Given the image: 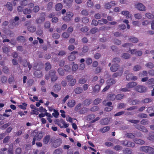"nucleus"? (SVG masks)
<instances>
[{
  "mask_svg": "<svg viewBox=\"0 0 154 154\" xmlns=\"http://www.w3.org/2000/svg\"><path fill=\"white\" fill-rule=\"evenodd\" d=\"M140 150L150 154H154V149L149 146H143L140 148Z\"/></svg>",
  "mask_w": 154,
  "mask_h": 154,
  "instance_id": "f257e3e1",
  "label": "nucleus"
},
{
  "mask_svg": "<svg viewBox=\"0 0 154 154\" xmlns=\"http://www.w3.org/2000/svg\"><path fill=\"white\" fill-rule=\"evenodd\" d=\"M66 79L68 83V85L70 86H74L75 84L76 80L74 78L73 76L72 75H68L66 76Z\"/></svg>",
  "mask_w": 154,
  "mask_h": 154,
  "instance_id": "f03ea898",
  "label": "nucleus"
},
{
  "mask_svg": "<svg viewBox=\"0 0 154 154\" xmlns=\"http://www.w3.org/2000/svg\"><path fill=\"white\" fill-rule=\"evenodd\" d=\"M31 135L33 137H36V140H40L43 136V134L42 132L37 133L35 131L32 133Z\"/></svg>",
  "mask_w": 154,
  "mask_h": 154,
  "instance_id": "7ed1b4c3",
  "label": "nucleus"
},
{
  "mask_svg": "<svg viewBox=\"0 0 154 154\" xmlns=\"http://www.w3.org/2000/svg\"><path fill=\"white\" fill-rule=\"evenodd\" d=\"M135 90L138 92L143 93L145 92L146 91L147 88L144 86L138 85L135 87Z\"/></svg>",
  "mask_w": 154,
  "mask_h": 154,
  "instance_id": "20e7f679",
  "label": "nucleus"
},
{
  "mask_svg": "<svg viewBox=\"0 0 154 154\" xmlns=\"http://www.w3.org/2000/svg\"><path fill=\"white\" fill-rule=\"evenodd\" d=\"M135 6V8L140 11H145L146 10L145 6L143 4L140 3L136 4Z\"/></svg>",
  "mask_w": 154,
  "mask_h": 154,
  "instance_id": "39448f33",
  "label": "nucleus"
},
{
  "mask_svg": "<svg viewBox=\"0 0 154 154\" xmlns=\"http://www.w3.org/2000/svg\"><path fill=\"white\" fill-rule=\"evenodd\" d=\"M41 17L35 20V22L37 24H41L45 21V14L44 13H41Z\"/></svg>",
  "mask_w": 154,
  "mask_h": 154,
  "instance_id": "423d86ee",
  "label": "nucleus"
},
{
  "mask_svg": "<svg viewBox=\"0 0 154 154\" xmlns=\"http://www.w3.org/2000/svg\"><path fill=\"white\" fill-rule=\"evenodd\" d=\"M135 128L137 129L144 132H147L148 131L147 129L144 126L140 125H135Z\"/></svg>",
  "mask_w": 154,
  "mask_h": 154,
  "instance_id": "0eeeda50",
  "label": "nucleus"
},
{
  "mask_svg": "<svg viewBox=\"0 0 154 154\" xmlns=\"http://www.w3.org/2000/svg\"><path fill=\"white\" fill-rule=\"evenodd\" d=\"M19 17L17 16L15 17L14 19H12L10 20V23L12 25L14 26H16L18 25V23L17 22L19 20Z\"/></svg>",
  "mask_w": 154,
  "mask_h": 154,
  "instance_id": "6e6552de",
  "label": "nucleus"
},
{
  "mask_svg": "<svg viewBox=\"0 0 154 154\" xmlns=\"http://www.w3.org/2000/svg\"><path fill=\"white\" fill-rule=\"evenodd\" d=\"M116 95L114 94H112L108 95L106 98V100L107 101H113L116 99Z\"/></svg>",
  "mask_w": 154,
  "mask_h": 154,
  "instance_id": "1a4fd4ad",
  "label": "nucleus"
},
{
  "mask_svg": "<svg viewBox=\"0 0 154 154\" xmlns=\"http://www.w3.org/2000/svg\"><path fill=\"white\" fill-rule=\"evenodd\" d=\"M121 14L123 15L126 16V18L128 19L131 17V14H130V12L127 11H123L121 12Z\"/></svg>",
  "mask_w": 154,
  "mask_h": 154,
  "instance_id": "9d476101",
  "label": "nucleus"
},
{
  "mask_svg": "<svg viewBox=\"0 0 154 154\" xmlns=\"http://www.w3.org/2000/svg\"><path fill=\"white\" fill-rule=\"evenodd\" d=\"M137 85V83L135 82H130L127 85V86L128 87L129 89L132 88L136 86Z\"/></svg>",
  "mask_w": 154,
  "mask_h": 154,
  "instance_id": "9b49d317",
  "label": "nucleus"
},
{
  "mask_svg": "<svg viewBox=\"0 0 154 154\" xmlns=\"http://www.w3.org/2000/svg\"><path fill=\"white\" fill-rule=\"evenodd\" d=\"M123 144L125 146H127L129 147H133L135 146V144L134 143L131 141L127 142V141H125L124 142Z\"/></svg>",
  "mask_w": 154,
  "mask_h": 154,
  "instance_id": "f8f14e48",
  "label": "nucleus"
},
{
  "mask_svg": "<svg viewBox=\"0 0 154 154\" xmlns=\"http://www.w3.org/2000/svg\"><path fill=\"white\" fill-rule=\"evenodd\" d=\"M110 121V119L106 118L101 120L100 124L102 125H107L109 123Z\"/></svg>",
  "mask_w": 154,
  "mask_h": 154,
  "instance_id": "ddd939ff",
  "label": "nucleus"
},
{
  "mask_svg": "<svg viewBox=\"0 0 154 154\" xmlns=\"http://www.w3.org/2000/svg\"><path fill=\"white\" fill-rule=\"evenodd\" d=\"M119 65L118 64H115L112 65L110 67V70L113 72H116L119 69Z\"/></svg>",
  "mask_w": 154,
  "mask_h": 154,
  "instance_id": "4468645a",
  "label": "nucleus"
},
{
  "mask_svg": "<svg viewBox=\"0 0 154 154\" xmlns=\"http://www.w3.org/2000/svg\"><path fill=\"white\" fill-rule=\"evenodd\" d=\"M154 110V109L152 107H150L147 108V111L149 113V115L150 116H154V113H153Z\"/></svg>",
  "mask_w": 154,
  "mask_h": 154,
  "instance_id": "2eb2a0df",
  "label": "nucleus"
},
{
  "mask_svg": "<svg viewBox=\"0 0 154 154\" xmlns=\"http://www.w3.org/2000/svg\"><path fill=\"white\" fill-rule=\"evenodd\" d=\"M134 142L136 144L142 145L144 143L145 141L141 139L136 138L134 139Z\"/></svg>",
  "mask_w": 154,
  "mask_h": 154,
  "instance_id": "dca6fc26",
  "label": "nucleus"
},
{
  "mask_svg": "<svg viewBox=\"0 0 154 154\" xmlns=\"http://www.w3.org/2000/svg\"><path fill=\"white\" fill-rule=\"evenodd\" d=\"M110 129V127L109 126H106L103 128H100V131L102 133H104L109 131Z\"/></svg>",
  "mask_w": 154,
  "mask_h": 154,
  "instance_id": "f3484780",
  "label": "nucleus"
},
{
  "mask_svg": "<svg viewBox=\"0 0 154 154\" xmlns=\"http://www.w3.org/2000/svg\"><path fill=\"white\" fill-rule=\"evenodd\" d=\"M5 6L9 11H12L13 10L12 5L11 2H7Z\"/></svg>",
  "mask_w": 154,
  "mask_h": 154,
  "instance_id": "a211bd4d",
  "label": "nucleus"
},
{
  "mask_svg": "<svg viewBox=\"0 0 154 154\" xmlns=\"http://www.w3.org/2000/svg\"><path fill=\"white\" fill-rule=\"evenodd\" d=\"M74 91L75 94H79L82 92L83 89L81 88L78 87L75 89Z\"/></svg>",
  "mask_w": 154,
  "mask_h": 154,
  "instance_id": "6ab92c4d",
  "label": "nucleus"
},
{
  "mask_svg": "<svg viewBox=\"0 0 154 154\" xmlns=\"http://www.w3.org/2000/svg\"><path fill=\"white\" fill-rule=\"evenodd\" d=\"M68 106L70 107H73L75 104V100H72L69 101L68 103Z\"/></svg>",
  "mask_w": 154,
  "mask_h": 154,
  "instance_id": "aec40b11",
  "label": "nucleus"
},
{
  "mask_svg": "<svg viewBox=\"0 0 154 154\" xmlns=\"http://www.w3.org/2000/svg\"><path fill=\"white\" fill-rule=\"evenodd\" d=\"M116 81L114 79H110L107 80V83L108 85L110 86L112 85L113 84H114L116 83Z\"/></svg>",
  "mask_w": 154,
  "mask_h": 154,
  "instance_id": "412c9836",
  "label": "nucleus"
},
{
  "mask_svg": "<svg viewBox=\"0 0 154 154\" xmlns=\"http://www.w3.org/2000/svg\"><path fill=\"white\" fill-rule=\"evenodd\" d=\"M50 139V136L49 135H47L43 139V142L45 144H47Z\"/></svg>",
  "mask_w": 154,
  "mask_h": 154,
  "instance_id": "4be33fe9",
  "label": "nucleus"
},
{
  "mask_svg": "<svg viewBox=\"0 0 154 154\" xmlns=\"http://www.w3.org/2000/svg\"><path fill=\"white\" fill-rule=\"evenodd\" d=\"M126 79L128 80H136L137 79V78L136 76H132L131 77H129V75H127L126 76Z\"/></svg>",
  "mask_w": 154,
  "mask_h": 154,
  "instance_id": "5701e85b",
  "label": "nucleus"
},
{
  "mask_svg": "<svg viewBox=\"0 0 154 154\" xmlns=\"http://www.w3.org/2000/svg\"><path fill=\"white\" fill-rule=\"evenodd\" d=\"M63 7L62 5L60 3H58L55 6V8L56 11H59Z\"/></svg>",
  "mask_w": 154,
  "mask_h": 154,
  "instance_id": "b1692460",
  "label": "nucleus"
},
{
  "mask_svg": "<svg viewBox=\"0 0 154 154\" xmlns=\"http://www.w3.org/2000/svg\"><path fill=\"white\" fill-rule=\"evenodd\" d=\"M98 22L99 24L100 25H103V24H106L108 22L107 20L103 18L99 20Z\"/></svg>",
  "mask_w": 154,
  "mask_h": 154,
  "instance_id": "393cba45",
  "label": "nucleus"
},
{
  "mask_svg": "<svg viewBox=\"0 0 154 154\" xmlns=\"http://www.w3.org/2000/svg\"><path fill=\"white\" fill-rule=\"evenodd\" d=\"M124 95L123 94H117L116 95V99L117 100H120L123 98Z\"/></svg>",
  "mask_w": 154,
  "mask_h": 154,
  "instance_id": "a878e982",
  "label": "nucleus"
},
{
  "mask_svg": "<svg viewBox=\"0 0 154 154\" xmlns=\"http://www.w3.org/2000/svg\"><path fill=\"white\" fill-rule=\"evenodd\" d=\"M100 86L99 85H96L93 88V90L94 92H98L100 89Z\"/></svg>",
  "mask_w": 154,
  "mask_h": 154,
  "instance_id": "bb28decb",
  "label": "nucleus"
},
{
  "mask_svg": "<svg viewBox=\"0 0 154 154\" xmlns=\"http://www.w3.org/2000/svg\"><path fill=\"white\" fill-rule=\"evenodd\" d=\"M123 72V70H121L119 72H116L112 75L113 77H116L118 76H121Z\"/></svg>",
  "mask_w": 154,
  "mask_h": 154,
  "instance_id": "cd10ccee",
  "label": "nucleus"
},
{
  "mask_svg": "<svg viewBox=\"0 0 154 154\" xmlns=\"http://www.w3.org/2000/svg\"><path fill=\"white\" fill-rule=\"evenodd\" d=\"M34 74L36 77L39 78L42 75V72L40 70H36Z\"/></svg>",
  "mask_w": 154,
  "mask_h": 154,
  "instance_id": "c85d7f7f",
  "label": "nucleus"
},
{
  "mask_svg": "<svg viewBox=\"0 0 154 154\" xmlns=\"http://www.w3.org/2000/svg\"><path fill=\"white\" fill-rule=\"evenodd\" d=\"M128 39L131 42L133 43H137L138 41V39L135 37H131L129 38Z\"/></svg>",
  "mask_w": 154,
  "mask_h": 154,
  "instance_id": "c756f323",
  "label": "nucleus"
},
{
  "mask_svg": "<svg viewBox=\"0 0 154 154\" xmlns=\"http://www.w3.org/2000/svg\"><path fill=\"white\" fill-rule=\"evenodd\" d=\"M126 135L127 137L131 139L134 138L135 137V135L131 133H127Z\"/></svg>",
  "mask_w": 154,
  "mask_h": 154,
  "instance_id": "7c9ffc66",
  "label": "nucleus"
},
{
  "mask_svg": "<svg viewBox=\"0 0 154 154\" xmlns=\"http://www.w3.org/2000/svg\"><path fill=\"white\" fill-rule=\"evenodd\" d=\"M28 30L30 32H34L36 30V27L34 26H29L28 27Z\"/></svg>",
  "mask_w": 154,
  "mask_h": 154,
  "instance_id": "2f4dec72",
  "label": "nucleus"
},
{
  "mask_svg": "<svg viewBox=\"0 0 154 154\" xmlns=\"http://www.w3.org/2000/svg\"><path fill=\"white\" fill-rule=\"evenodd\" d=\"M122 57L125 59H128L130 58V55L129 54L124 53L122 54Z\"/></svg>",
  "mask_w": 154,
  "mask_h": 154,
  "instance_id": "473e14b6",
  "label": "nucleus"
},
{
  "mask_svg": "<svg viewBox=\"0 0 154 154\" xmlns=\"http://www.w3.org/2000/svg\"><path fill=\"white\" fill-rule=\"evenodd\" d=\"M57 72L59 75L63 76L64 75V72L63 69L60 68L57 70Z\"/></svg>",
  "mask_w": 154,
  "mask_h": 154,
  "instance_id": "72a5a7b5",
  "label": "nucleus"
},
{
  "mask_svg": "<svg viewBox=\"0 0 154 154\" xmlns=\"http://www.w3.org/2000/svg\"><path fill=\"white\" fill-rule=\"evenodd\" d=\"M126 106V104L124 103L119 104L117 105V108L119 109H122L124 108Z\"/></svg>",
  "mask_w": 154,
  "mask_h": 154,
  "instance_id": "f704fd0d",
  "label": "nucleus"
},
{
  "mask_svg": "<svg viewBox=\"0 0 154 154\" xmlns=\"http://www.w3.org/2000/svg\"><path fill=\"white\" fill-rule=\"evenodd\" d=\"M104 7L105 9H109L111 8L112 6L109 2H106L104 4Z\"/></svg>",
  "mask_w": 154,
  "mask_h": 154,
  "instance_id": "c9c22d12",
  "label": "nucleus"
},
{
  "mask_svg": "<svg viewBox=\"0 0 154 154\" xmlns=\"http://www.w3.org/2000/svg\"><path fill=\"white\" fill-rule=\"evenodd\" d=\"M27 105L26 103H23L22 105H19L18 106L20 108L24 110L26 109Z\"/></svg>",
  "mask_w": 154,
  "mask_h": 154,
  "instance_id": "e433bc0d",
  "label": "nucleus"
},
{
  "mask_svg": "<svg viewBox=\"0 0 154 154\" xmlns=\"http://www.w3.org/2000/svg\"><path fill=\"white\" fill-rule=\"evenodd\" d=\"M149 123V121L146 119H143L140 122V123L142 125H147Z\"/></svg>",
  "mask_w": 154,
  "mask_h": 154,
  "instance_id": "4c0bfd02",
  "label": "nucleus"
},
{
  "mask_svg": "<svg viewBox=\"0 0 154 154\" xmlns=\"http://www.w3.org/2000/svg\"><path fill=\"white\" fill-rule=\"evenodd\" d=\"M28 2L26 0H22L20 3V4L23 6H25L28 5Z\"/></svg>",
  "mask_w": 154,
  "mask_h": 154,
  "instance_id": "58836bf2",
  "label": "nucleus"
},
{
  "mask_svg": "<svg viewBox=\"0 0 154 154\" xmlns=\"http://www.w3.org/2000/svg\"><path fill=\"white\" fill-rule=\"evenodd\" d=\"M51 26V24L49 22L46 21L44 24V27L45 29L49 28Z\"/></svg>",
  "mask_w": 154,
  "mask_h": 154,
  "instance_id": "ea45409f",
  "label": "nucleus"
},
{
  "mask_svg": "<svg viewBox=\"0 0 154 154\" xmlns=\"http://www.w3.org/2000/svg\"><path fill=\"white\" fill-rule=\"evenodd\" d=\"M141 69V67L139 65L135 66L133 68V70L135 71L140 70Z\"/></svg>",
  "mask_w": 154,
  "mask_h": 154,
  "instance_id": "a19ab883",
  "label": "nucleus"
},
{
  "mask_svg": "<svg viewBox=\"0 0 154 154\" xmlns=\"http://www.w3.org/2000/svg\"><path fill=\"white\" fill-rule=\"evenodd\" d=\"M123 152L125 154H131L132 151L129 148H126L123 151Z\"/></svg>",
  "mask_w": 154,
  "mask_h": 154,
  "instance_id": "79ce46f5",
  "label": "nucleus"
},
{
  "mask_svg": "<svg viewBox=\"0 0 154 154\" xmlns=\"http://www.w3.org/2000/svg\"><path fill=\"white\" fill-rule=\"evenodd\" d=\"M54 89L57 91H60L61 88V86L57 84H55L54 86Z\"/></svg>",
  "mask_w": 154,
  "mask_h": 154,
  "instance_id": "37998d69",
  "label": "nucleus"
},
{
  "mask_svg": "<svg viewBox=\"0 0 154 154\" xmlns=\"http://www.w3.org/2000/svg\"><path fill=\"white\" fill-rule=\"evenodd\" d=\"M45 69L46 70L50 69L51 68V66L50 63L47 62L45 65Z\"/></svg>",
  "mask_w": 154,
  "mask_h": 154,
  "instance_id": "c03bdc74",
  "label": "nucleus"
},
{
  "mask_svg": "<svg viewBox=\"0 0 154 154\" xmlns=\"http://www.w3.org/2000/svg\"><path fill=\"white\" fill-rule=\"evenodd\" d=\"M101 101L102 100L101 99L97 98L94 100L93 103L94 104L97 105L101 103Z\"/></svg>",
  "mask_w": 154,
  "mask_h": 154,
  "instance_id": "a18cd8bd",
  "label": "nucleus"
},
{
  "mask_svg": "<svg viewBox=\"0 0 154 154\" xmlns=\"http://www.w3.org/2000/svg\"><path fill=\"white\" fill-rule=\"evenodd\" d=\"M64 69L65 71L69 72L71 70V66L69 65H66L64 66Z\"/></svg>",
  "mask_w": 154,
  "mask_h": 154,
  "instance_id": "49530a36",
  "label": "nucleus"
},
{
  "mask_svg": "<svg viewBox=\"0 0 154 154\" xmlns=\"http://www.w3.org/2000/svg\"><path fill=\"white\" fill-rule=\"evenodd\" d=\"M49 73L51 78L56 75V72L54 70H51L49 71Z\"/></svg>",
  "mask_w": 154,
  "mask_h": 154,
  "instance_id": "de8ad7c7",
  "label": "nucleus"
},
{
  "mask_svg": "<svg viewBox=\"0 0 154 154\" xmlns=\"http://www.w3.org/2000/svg\"><path fill=\"white\" fill-rule=\"evenodd\" d=\"M23 13L25 14H29L31 12V10L30 9H29L28 8H26L24 9L23 10Z\"/></svg>",
  "mask_w": 154,
  "mask_h": 154,
  "instance_id": "09e8293b",
  "label": "nucleus"
},
{
  "mask_svg": "<svg viewBox=\"0 0 154 154\" xmlns=\"http://www.w3.org/2000/svg\"><path fill=\"white\" fill-rule=\"evenodd\" d=\"M10 123L8 122L2 125L0 127V129L2 130L4 129H5L9 126L10 125Z\"/></svg>",
  "mask_w": 154,
  "mask_h": 154,
  "instance_id": "8fccbe9b",
  "label": "nucleus"
},
{
  "mask_svg": "<svg viewBox=\"0 0 154 154\" xmlns=\"http://www.w3.org/2000/svg\"><path fill=\"white\" fill-rule=\"evenodd\" d=\"M86 81L87 80L86 79L82 78L79 80V82L80 84H84L86 82Z\"/></svg>",
  "mask_w": 154,
  "mask_h": 154,
  "instance_id": "3c124183",
  "label": "nucleus"
},
{
  "mask_svg": "<svg viewBox=\"0 0 154 154\" xmlns=\"http://www.w3.org/2000/svg\"><path fill=\"white\" fill-rule=\"evenodd\" d=\"M95 116L93 114H91L88 116L87 119L88 120H90L93 119L95 118Z\"/></svg>",
  "mask_w": 154,
  "mask_h": 154,
  "instance_id": "603ef678",
  "label": "nucleus"
},
{
  "mask_svg": "<svg viewBox=\"0 0 154 154\" xmlns=\"http://www.w3.org/2000/svg\"><path fill=\"white\" fill-rule=\"evenodd\" d=\"M2 49L3 52L6 54H8L9 52V49L6 46H4L2 47Z\"/></svg>",
  "mask_w": 154,
  "mask_h": 154,
  "instance_id": "864d4df0",
  "label": "nucleus"
},
{
  "mask_svg": "<svg viewBox=\"0 0 154 154\" xmlns=\"http://www.w3.org/2000/svg\"><path fill=\"white\" fill-rule=\"evenodd\" d=\"M98 31V29L97 27L92 28L90 30V32L92 34H94Z\"/></svg>",
  "mask_w": 154,
  "mask_h": 154,
  "instance_id": "5fc2aeb1",
  "label": "nucleus"
},
{
  "mask_svg": "<svg viewBox=\"0 0 154 154\" xmlns=\"http://www.w3.org/2000/svg\"><path fill=\"white\" fill-rule=\"evenodd\" d=\"M139 100H138L136 99L134 100H133L131 101L130 103V104L131 105H135L137 104H138L139 102Z\"/></svg>",
  "mask_w": 154,
  "mask_h": 154,
  "instance_id": "6e6d98bb",
  "label": "nucleus"
},
{
  "mask_svg": "<svg viewBox=\"0 0 154 154\" xmlns=\"http://www.w3.org/2000/svg\"><path fill=\"white\" fill-rule=\"evenodd\" d=\"M88 110V108L85 107L83 108L80 110V112L81 114H84L87 112Z\"/></svg>",
  "mask_w": 154,
  "mask_h": 154,
  "instance_id": "4d7b16f0",
  "label": "nucleus"
},
{
  "mask_svg": "<svg viewBox=\"0 0 154 154\" xmlns=\"http://www.w3.org/2000/svg\"><path fill=\"white\" fill-rule=\"evenodd\" d=\"M145 15L146 17H147L149 19H151L154 18V16L153 14L150 13H146Z\"/></svg>",
  "mask_w": 154,
  "mask_h": 154,
  "instance_id": "13d9d810",
  "label": "nucleus"
},
{
  "mask_svg": "<svg viewBox=\"0 0 154 154\" xmlns=\"http://www.w3.org/2000/svg\"><path fill=\"white\" fill-rule=\"evenodd\" d=\"M120 90L122 92H128L130 91V90L129 89L128 87L126 86L125 88H120Z\"/></svg>",
  "mask_w": 154,
  "mask_h": 154,
  "instance_id": "bf43d9fd",
  "label": "nucleus"
},
{
  "mask_svg": "<svg viewBox=\"0 0 154 154\" xmlns=\"http://www.w3.org/2000/svg\"><path fill=\"white\" fill-rule=\"evenodd\" d=\"M146 66L149 68L151 69L153 68L154 65L152 63L149 62L146 64Z\"/></svg>",
  "mask_w": 154,
  "mask_h": 154,
  "instance_id": "052dcab7",
  "label": "nucleus"
},
{
  "mask_svg": "<svg viewBox=\"0 0 154 154\" xmlns=\"http://www.w3.org/2000/svg\"><path fill=\"white\" fill-rule=\"evenodd\" d=\"M134 17L137 19H140L142 18V15L139 13L135 14L134 15Z\"/></svg>",
  "mask_w": 154,
  "mask_h": 154,
  "instance_id": "680f3d73",
  "label": "nucleus"
},
{
  "mask_svg": "<svg viewBox=\"0 0 154 154\" xmlns=\"http://www.w3.org/2000/svg\"><path fill=\"white\" fill-rule=\"evenodd\" d=\"M37 110L39 111L40 112H45L47 111L42 106H41L39 108H37Z\"/></svg>",
  "mask_w": 154,
  "mask_h": 154,
  "instance_id": "e2e57ef3",
  "label": "nucleus"
},
{
  "mask_svg": "<svg viewBox=\"0 0 154 154\" xmlns=\"http://www.w3.org/2000/svg\"><path fill=\"white\" fill-rule=\"evenodd\" d=\"M92 62V59L90 57L88 58L86 60V63L88 65L91 64Z\"/></svg>",
  "mask_w": 154,
  "mask_h": 154,
  "instance_id": "0e129e2a",
  "label": "nucleus"
},
{
  "mask_svg": "<svg viewBox=\"0 0 154 154\" xmlns=\"http://www.w3.org/2000/svg\"><path fill=\"white\" fill-rule=\"evenodd\" d=\"M81 14L86 16L88 15V12L86 10L84 9L82 11Z\"/></svg>",
  "mask_w": 154,
  "mask_h": 154,
  "instance_id": "69168bd1",
  "label": "nucleus"
},
{
  "mask_svg": "<svg viewBox=\"0 0 154 154\" xmlns=\"http://www.w3.org/2000/svg\"><path fill=\"white\" fill-rule=\"evenodd\" d=\"M147 75V72L145 71H143L141 73H140V75L141 77H144L145 76H146Z\"/></svg>",
  "mask_w": 154,
  "mask_h": 154,
  "instance_id": "338daca9",
  "label": "nucleus"
},
{
  "mask_svg": "<svg viewBox=\"0 0 154 154\" xmlns=\"http://www.w3.org/2000/svg\"><path fill=\"white\" fill-rule=\"evenodd\" d=\"M78 66L77 64H74L72 67V69L73 71L75 72L78 69Z\"/></svg>",
  "mask_w": 154,
  "mask_h": 154,
  "instance_id": "774afa93",
  "label": "nucleus"
}]
</instances>
